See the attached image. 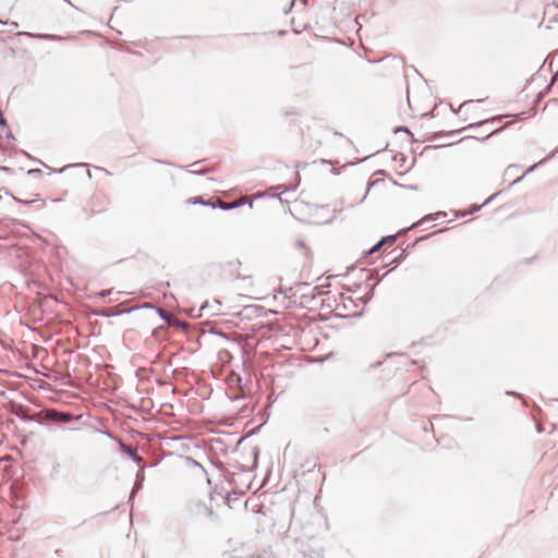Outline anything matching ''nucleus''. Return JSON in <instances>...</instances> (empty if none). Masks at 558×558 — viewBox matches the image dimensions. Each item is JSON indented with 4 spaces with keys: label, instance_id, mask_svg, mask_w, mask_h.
Here are the masks:
<instances>
[{
    "label": "nucleus",
    "instance_id": "1",
    "mask_svg": "<svg viewBox=\"0 0 558 558\" xmlns=\"http://www.w3.org/2000/svg\"><path fill=\"white\" fill-rule=\"evenodd\" d=\"M214 517L211 506L197 501L190 507V518L196 524H204Z\"/></svg>",
    "mask_w": 558,
    "mask_h": 558
},
{
    "label": "nucleus",
    "instance_id": "2",
    "mask_svg": "<svg viewBox=\"0 0 558 558\" xmlns=\"http://www.w3.org/2000/svg\"><path fill=\"white\" fill-rule=\"evenodd\" d=\"M63 171H74V172H76V174H90L89 165H87V163L68 165V166L63 167L62 169H60V172H63Z\"/></svg>",
    "mask_w": 558,
    "mask_h": 558
},
{
    "label": "nucleus",
    "instance_id": "3",
    "mask_svg": "<svg viewBox=\"0 0 558 558\" xmlns=\"http://www.w3.org/2000/svg\"><path fill=\"white\" fill-rule=\"evenodd\" d=\"M45 417L54 422H69L72 416L69 413L58 412L56 410H47Z\"/></svg>",
    "mask_w": 558,
    "mask_h": 558
},
{
    "label": "nucleus",
    "instance_id": "4",
    "mask_svg": "<svg viewBox=\"0 0 558 558\" xmlns=\"http://www.w3.org/2000/svg\"><path fill=\"white\" fill-rule=\"evenodd\" d=\"M295 247L306 259L311 260L313 257L312 251L310 246L305 243L304 240H298L295 242Z\"/></svg>",
    "mask_w": 558,
    "mask_h": 558
},
{
    "label": "nucleus",
    "instance_id": "5",
    "mask_svg": "<svg viewBox=\"0 0 558 558\" xmlns=\"http://www.w3.org/2000/svg\"><path fill=\"white\" fill-rule=\"evenodd\" d=\"M11 137V133H10V130L2 117V114L0 113V145L5 141V140H9Z\"/></svg>",
    "mask_w": 558,
    "mask_h": 558
},
{
    "label": "nucleus",
    "instance_id": "6",
    "mask_svg": "<svg viewBox=\"0 0 558 558\" xmlns=\"http://www.w3.org/2000/svg\"><path fill=\"white\" fill-rule=\"evenodd\" d=\"M396 241V238L393 235H389V236H386L381 241H379L376 245H374L371 250H369V254H373L375 252H377L384 244H390L392 245Z\"/></svg>",
    "mask_w": 558,
    "mask_h": 558
},
{
    "label": "nucleus",
    "instance_id": "7",
    "mask_svg": "<svg viewBox=\"0 0 558 558\" xmlns=\"http://www.w3.org/2000/svg\"><path fill=\"white\" fill-rule=\"evenodd\" d=\"M536 167H537V165H533V166H530L527 168H523V167H521L519 165H510L508 167V170L511 171V172L520 171V172H523V174H527V173L534 171Z\"/></svg>",
    "mask_w": 558,
    "mask_h": 558
},
{
    "label": "nucleus",
    "instance_id": "8",
    "mask_svg": "<svg viewBox=\"0 0 558 558\" xmlns=\"http://www.w3.org/2000/svg\"><path fill=\"white\" fill-rule=\"evenodd\" d=\"M241 204H244V199L241 198L236 202H233V203H225V202H221L220 201V207L223 208V209H231V208H234L236 206H240Z\"/></svg>",
    "mask_w": 558,
    "mask_h": 558
},
{
    "label": "nucleus",
    "instance_id": "9",
    "mask_svg": "<svg viewBox=\"0 0 558 558\" xmlns=\"http://www.w3.org/2000/svg\"><path fill=\"white\" fill-rule=\"evenodd\" d=\"M190 174H204L203 169H191L187 171Z\"/></svg>",
    "mask_w": 558,
    "mask_h": 558
},
{
    "label": "nucleus",
    "instance_id": "10",
    "mask_svg": "<svg viewBox=\"0 0 558 558\" xmlns=\"http://www.w3.org/2000/svg\"><path fill=\"white\" fill-rule=\"evenodd\" d=\"M37 172H39L38 169H29L26 174H28V175L37 174Z\"/></svg>",
    "mask_w": 558,
    "mask_h": 558
},
{
    "label": "nucleus",
    "instance_id": "11",
    "mask_svg": "<svg viewBox=\"0 0 558 558\" xmlns=\"http://www.w3.org/2000/svg\"><path fill=\"white\" fill-rule=\"evenodd\" d=\"M374 174H377V175L385 174V171L384 170H377L376 172H374Z\"/></svg>",
    "mask_w": 558,
    "mask_h": 558
},
{
    "label": "nucleus",
    "instance_id": "12",
    "mask_svg": "<svg viewBox=\"0 0 558 558\" xmlns=\"http://www.w3.org/2000/svg\"><path fill=\"white\" fill-rule=\"evenodd\" d=\"M160 314H161L162 317H167L168 316V314L165 311H162V310L160 311Z\"/></svg>",
    "mask_w": 558,
    "mask_h": 558
},
{
    "label": "nucleus",
    "instance_id": "13",
    "mask_svg": "<svg viewBox=\"0 0 558 558\" xmlns=\"http://www.w3.org/2000/svg\"><path fill=\"white\" fill-rule=\"evenodd\" d=\"M161 171L168 172V171H171V169H162Z\"/></svg>",
    "mask_w": 558,
    "mask_h": 558
}]
</instances>
